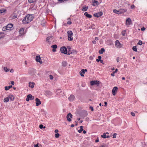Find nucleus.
<instances>
[{
	"label": "nucleus",
	"instance_id": "nucleus-56",
	"mask_svg": "<svg viewBox=\"0 0 147 147\" xmlns=\"http://www.w3.org/2000/svg\"><path fill=\"white\" fill-rule=\"evenodd\" d=\"M1 34L2 33L0 32V39L3 37V36L1 35Z\"/></svg>",
	"mask_w": 147,
	"mask_h": 147
},
{
	"label": "nucleus",
	"instance_id": "nucleus-58",
	"mask_svg": "<svg viewBox=\"0 0 147 147\" xmlns=\"http://www.w3.org/2000/svg\"><path fill=\"white\" fill-rule=\"evenodd\" d=\"M59 131H58V129H55V132L56 133H57Z\"/></svg>",
	"mask_w": 147,
	"mask_h": 147
},
{
	"label": "nucleus",
	"instance_id": "nucleus-48",
	"mask_svg": "<svg viewBox=\"0 0 147 147\" xmlns=\"http://www.w3.org/2000/svg\"><path fill=\"white\" fill-rule=\"evenodd\" d=\"M117 134L116 133H114L113 135V138H115L116 137Z\"/></svg>",
	"mask_w": 147,
	"mask_h": 147
},
{
	"label": "nucleus",
	"instance_id": "nucleus-20",
	"mask_svg": "<svg viewBox=\"0 0 147 147\" xmlns=\"http://www.w3.org/2000/svg\"><path fill=\"white\" fill-rule=\"evenodd\" d=\"M84 14L87 17L89 18H91L92 17V15L88 14L87 12H85Z\"/></svg>",
	"mask_w": 147,
	"mask_h": 147
},
{
	"label": "nucleus",
	"instance_id": "nucleus-1",
	"mask_svg": "<svg viewBox=\"0 0 147 147\" xmlns=\"http://www.w3.org/2000/svg\"><path fill=\"white\" fill-rule=\"evenodd\" d=\"M32 15L28 14L26 16L24 19L22 20L23 23L24 24H28L32 20Z\"/></svg>",
	"mask_w": 147,
	"mask_h": 147
},
{
	"label": "nucleus",
	"instance_id": "nucleus-31",
	"mask_svg": "<svg viewBox=\"0 0 147 147\" xmlns=\"http://www.w3.org/2000/svg\"><path fill=\"white\" fill-rule=\"evenodd\" d=\"M88 6L85 7H83L82 9V10L84 11H86L87 9H88Z\"/></svg>",
	"mask_w": 147,
	"mask_h": 147
},
{
	"label": "nucleus",
	"instance_id": "nucleus-4",
	"mask_svg": "<svg viewBox=\"0 0 147 147\" xmlns=\"http://www.w3.org/2000/svg\"><path fill=\"white\" fill-rule=\"evenodd\" d=\"M36 72V70L33 68H30L29 70V73L32 76H34L35 75Z\"/></svg>",
	"mask_w": 147,
	"mask_h": 147
},
{
	"label": "nucleus",
	"instance_id": "nucleus-3",
	"mask_svg": "<svg viewBox=\"0 0 147 147\" xmlns=\"http://www.w3.org/2000/svg\"><path fill=\"white\" fill-rule=\"evenodd\" d=\"M60 50L62 53L66 54H67V49L65 47H63L61 48Z\"/></svg>",
	"mask_w": 147,
	"mask_h": 147
},
{
	"label": "nucleus",
	"instance_id": "nucleus-38",
	"mask_svg": "<svg viewBox=\"0 0 147 147\" xmlns=\"http://www.w3.org/2000/svg\"><path fill=\"white\" fill-rule=\"evenodd\" d=\"M132 49L135 52L137 51V49L136 46H134L132 48Z\"/></svg>",
	"mask_w": 147,
	"mask_h": 147
},
{
	"label": "nucleus",
	"instance_id": "nucleus-10",
	"mask_svg": "<svg viewBox=\"0 0 147 147\" xmlns=\"http://www.w3.org/2000/svg\"><path fill=\"white\" fill-rule=\"evenodd\" d=\"M102 12L100 11V12L94 13L93 16L95 17L98 18L101 16L102 15Z\"/></svg>",
	"mask_w": 147,
	"mask_h": 147
},
{
	"label": "nucleus",
	"instance_id": "nucleus-55",
	"mask_svg": "<svg viewBox=\"0 0 147 147\" xmlns=\"http://www.w3.org/2000/svg\"><path fill=\"white\" fill-rule=\"evenodd\" d=\"M125 31H123L122 32V34L123 36H125V33L124 32Z\"/></svg>",
	"mask_w": 147,
	"mask_h": 147
},
{
	"label": "nucleus",
	"instance_id": "nucleus-36",
	"mask_svg": "<svg viewBox=\"0 0 147 147\" xmlns=\"http://www.w3.org/2000/svg\"><path fill=\"white\" fill-rule=\"evenodd\" d=\"M53 49H56L57 48V46L56 45H53L51 47Z\"/></svg>",
	"mask_w": 147,
	"mask_h": 147
},
{
	"label": "nucleus",
	"instance_id": "nucleus-15",
	"mask_svg": "<svg viewBox=\"0 0 147 147\" xmlns=\"http://www.w3.org/2000/svg\"><path fill=\"white\" fill-rule=\"evenodd\" d=\"M75 98V96L73 95H71L68 98V99L70 101H73Z\"/></svg>",
	"mask_w": 147,
	"mask_h": 147
},
{
	"label": "nucleus",
	"instance_id": "nucleus-49",
	"mask_svg": "<svg viewBox=\"0 0 147 147\" xmlns=\"http://www.w3.org/2000/svg\"><path fill=\"white\" fill-rule=\"evenodd\" d=\"M26 100L27 101H28L30 100L28 95L27 96V98H26Z\"/></svg>",
	"mask_w": 147,
	"mask_h": 147
},
{
	"label": "nucleus",
	"instance_id": "nucleus-27",
	"mask_svg": "<svg viewBox=\"0 0 147 147\" xmlns=\"http://www.w3.org/2000/svg\"><path fill=\"white\" fill-rule=\"evenodd\" d=\"M67 64V62L65 61H63L62 63V65L64 67L66 66Z\"/></svg>",
	"mask_w": 147,
	"mask_h": 147
},
{
	"label": "nucleus",
	"instance_id": "nucleus-41",
	"mask_svg": "<svg viewBox=\"0 0 147 147\" xmlns=\"http://www.w3.org/2000/svg\"><path fill=\"white\" fill-rule=\"evenodd\" d=\"M4 70L6 72H7L9 71V69L6 67H4Z\"/></svg>",
	"mask_w": 147,
	"mask_h": 147
},
{
	"label": "nucleus",
	"instance_id": "nucleus-26",
	"mask_svg": "<svg viewBox=\"0 0 147 147\" xmlns=\"http://www.w3.org/2000/svg\"><path fill=\"white\" fill-rule=\"evenodd\" d=\"M105 51V50L104 48H101L100 50H99V53L100 54H102L103 53V52Z\"/></svg>",
	"mask_w": 147,
	"mask_h": 147
},
{
	"label": "nucleus",
	"instance_id": "nucleus-47",
	"mask_svg": "<svg viewBox=\"0 0 147 147\" xmlns=\"http://www.w3.org/2000/svg\"><path fill=\"white\" fill-rule=\"evenodd\" d=\"M49 77L50 79L51 80H52L53 79V77L52 75H50Z\"/></svg>",
	"mask_w": 147,
	"mask_h": 147
},
{
	"label": "nucleus",
	"instance_id": "nucleus-64",
	"mask_svg": "<svg viewBox=\"0 0 147 147\" xmlns=\"http://www.w3.org/2000/svg\"><path fill=\"white\" fill-rule=\"evenodd\" d=\"M34 147H39L38 144H36L34 145Z\"/></svg>",
	"mask_w": 147,
	"mask_h": 147
},
{
	"label": "nucleus",
	"instance_id": "nucleus-42",
	"mask_svg": "<svg viewBox=\"0 0 147 147\" xmlns=\"http://www.w3.org/2000/svg\"><path fill=\"white\" fill-rule=\"evenodd\" d=\"M59 136V134L58 133H56L55 134V137L56 138H58Z\"/></svg>",
	"mask_w": 147,
	"mask_h": 147
},
{
	"label": "nucleus",
	"instance_id": "nucleus-22",
	"mask_svg": "<svg viewBox=\"0 0 147 147\" xmlns=\"http://www.w3.org/2000/svg\"><path fill=\"white\" fill-rule=\"evenodd\" d=\"M85 73V72L84 71V69H82L81 71L80 72V74L82 77L84 76V75L83 74H84Z\"/></svg>",
	"mask_w": 147,
	"mask_h": 147
},
{
	"label": "nucleus",
	"instance_id": "nucleus-5",
	"mask_svg": "<svg viewBox=\"0 0 147 147\" xmlns=\"http://www.w3.org/2000/svg\"><path fill=\"white\" fill-rule=\"evenodd\" d=\"M102 3L101 0H99V1L94 0V1L92 2V5L93 6H96Z\"/></svg>",
	"mask_w": 147,
	"mask_h": 147
},
{
	"label": "nucleus",
	"instance_id": "nucleus-8",
	"mask_svg": "<svg viewBox=\"0 0 147 147\" xmlns=\"http://www.w3.org/2000/svg\"><path fill=\"white\" fill-rule=\"evenodd\" d=\"M115 46L118 48H120L122 47V45L120 43L118 40H117L115 41Z\"/></svg>",
	"mask_w": 147,
	"mask_h": 147
},
{
	"label": "nucleus",
	"instance_id": "nucleus-14",
	"mask_svg": "<svg viewBox=\"0 0 147 147\" xmlns=\"http://www.w3.org/2000/svg\"><path fill=\"white\" fill-rule=\"evenodd\" d=\"M6 26L7 30H11V28H12L13 26V24H7Z\"/></svg>",
	"mask_w": 147,
	"mask_h": 147
},
{
	"label": "nucleus",
	"instance_id": "nucleus-40",
	"mask_svg": "<svg viewBox=\"0 0 147 147\" xmlns=\"http://www.w3.org/2000/svg\"><path fill=\"white\" fill-rule=\"evenodd\" d=\"M101 136L102 138H106V134H105V133H103V135H102Z\"/></svg>",
	"mask_w": 147,
	"mask_h": 147
},
{
	"label": "nucleus",
	"instance_id": "nucleus-53",
	"mask_svg": "<svg viewBox=\"0 0 147 147\" xmlns=\"http://www.w3.org/2000/svg\"><path fill=\"white\" fill-rule=\"evenodd\" d=\"M145 30V28L144 27H143L141 28V30L142 31H144Z\"/></svg>",
	"mask_w": 147,
	"mask_h": 147
},
{
	"label": "nucleus",
	"instance_id": "nucleus-46",
	"mask_svg": "<svg viewBox=\"0 0 147 147\" xmlns=\"http://www.w3.org/2000/svg\"><path fill=\"white\" fill-rule=\"evenodd\" d=\"M138 44L141 45L142 44V42L141 40H140L139 41Z\"/></svg>",
	"mask_w": 147,
	"mask_h": 147
},
{
	"label": "nucleus",
	"instance_id": "nucleus-17",
	"mask_svg": "<svg viewBox=\"0 0 147 147\" xmlns=\"http://www.w3.org/2000/svg\"><path fill=\"white\" fill-rule=\"evenodd\" d=\"M45 94L47 96L51 95L52 92L49 90H47L45 92Z\"/></svg>",
	"mask_w": 147,
	"mask_h": 147
},
{
	"label": "nucleus",
	"instance_id": "nucleus-6",
	"mask_svg": "<svg viewBox=\"0 0 147 147\" xmlns=\"http://www.w3.org/2000/svg\"><path fill=\"white\" fill-rule=\"evenodd\" d=\"M100 82L98 81H92L90 82V84L91 86L97 85V86L99 84Z\"/></svg>",
	"mask_w": 147,
	"mask_h": 147
},
{
	"label": "nucleus",
	"instance_id": "nucleus-43",
	"mask_svg": "<svg viewBox=\"0 0 147 147\" xmlns=\"http://www.w3.org/2000/svg\"><path fill=\"white\" fill-rule=\"evenodd\" d=\"M72 53V52L71 51V50H67V55H70V54H71Z\"/></svg>",
	"mask_w": 147,
	"mask_h": 147
},
{
	"label": "nucleus",
	"instance_id": "nucleus-59",
	"mask_svg": "<svg viewBox=\"0 0 147 147\" xmlns=\"http://www.w3.org/2000/svg\"><path fill=\"white\" fill-rule=\"evenodd\" d=\"M98 59L100 60H101V59L102 57L101 56H98Z\"/></svg>",
	"mask_w": 147,
	"mask_h": 147
},
{
	"label": "nucleus",
	"instance_id": "nucleus-35",
	"mask_svg": "<svg viewBox=\"0 0 147 147\" xmlns=\"http://www.w3.org/2000/svg\"><path fill=\"white\" fill-rule=\"evenodd\" d=\"M37 0H28L29 2L30 3H33L36 1Z\"/></svg>",
	"mask_w": 147,
	"mask_h": 147
},
{
	"label": "nucleus",
	"instance_id": "nucleus-21",
	"mask_svg": "<svg viewBox=\"0 0 147 147\" xmlns=\"http://www.w3.org/2000/svg\"><path fill=\"white\" fill-rule=\"evenodd\" d=\"M8 98L11 101H13L14 99V97L13 95H9Z\"/></svg>",
	"mask_w": 147,
	"mask_h": 147
},
{
	"label": "nucleus",
	"instance_id": "nucleus-19",
	"mask_svg": "<svg viewBox=\"0 0 147 147\" xmlns=\"http://www.w3.org/2000/svg\"><path fill=\"white\" fill-rule=\"evenodd\" d=\"M120 12H121V14L123 13L124 12H125L127 11V9L126 8L123 9V8H121L119 9Z\"/></svg>",
	"mask_w": 147,
	"mask_h": 147
},
{
	"label": "nucleus",
	"instance_id": "nucleus-28",
	"mask_svg": "<svg viewBox=\"0 0 147 147\" xmlns=\"http://www.w3.org/2000/svg\"><path fill=\"white\" fill-rule=\"evenodd\" d=\"M12 85L10 86H5V90H8L9 89L11 88V87H12Z\"/></svg>",
	"mask_w": 147,
	"mask_h": 147
},
{
	"label": "nucleus",
	"instance_id": "nucleus-51",
	"mask_svg": "<svg viewBox=\"0 0 147 147\" xmlns=\"http://www.w3.org/2000/svg\"><path fill=\"white\" fill-rule=\"evenodd\" d=\"M131 115L133 116H134L135 115V114L133 112H131Z\"/></svg>",
	"mask_w": 147,
	"mask_h": 147
},
{
	"label": "nucleus",
	"instance_id": "nucleus-33",
	"mask_svg": "<svg viewBox=\"0 0 147 147\" xmlns=\"http://www.w3.org/2000/svg\"><path fill=\"white\" fill-rule=\"evenodd\" d=\"M9 100V98L8 97L5 98L4 99V101L5 102H7Z\"/></svg>",
	"mask_w": 147,
	"mask_h": 147
},
{
	"label": "nucleus",
	"instance_id": "nucleus-62",
	"mask_svg": "<svg viewBox=\"0 0 147 147\" xmlns=\"http://www.w3.org/2000/svg\"><path fill=\"white\" fill-rule=\"evenodd\" d=\"M11 84L12 85H13L14 84V82L13 81H12L11 82Z\"/></svg>",
	"mask_w": 147,
	"mask_h": 147
},
{
	"label": "nucleus",
	"instance_id": "nucleus-63",
	"mask_svg": "<svg viewBox=\"0 0 147 147\" xmlns=\"http://www.w3.org/2000/svg\"><path fill=\"white\" fill-rule=\"evenodd\" d=\"M117 62H118L119 61V57H117Z\"/></svg>",
	"mask_w": 147,
	"mask_h": 147
},
{
	"label": "nucleus",
	"instance_id": "nucleus-18",
	"mask_svg": "<svg viewBox=\"0 0 147 147\" xmlns=\"http://www.w3.org/2000/svg\"><path fill=\"white\" fill-rule=\"evenodd\" d=\"M113 12L114 13L117 14H121V12H120L119 9L118 10L115 9L113 10Z\"/></svg>",
	"mask_w": 147,
	"mask_h": 147
},
{
	"label": "nucleus",
	"instance_id": "nucleus-2",
	"mask_svg": "<svg viewBox=\"0 0 147 147\" xmlns=\"http://www.w3.org/2000/svg\"><path fill=\"white\" fill-rule=\"evenodd\" d=\"M68 34V40L69 41H71L73 40V38L72 37L73 35V33L71 30H69L67 32Z\"/></svg>",
	"mask_w": 147,
	"mask_h": 147
},
{
	"label": "nucleus",
	"instance_id": "nucleus-16",
	"mask_svg": "<svg viewBox=\"0 0 147 147\" xmlns=\"http://www.w3.org/2000/svg\"><path fill=\"white\" fill-rule=\"evenodd\" d=\"M24 28H21L20 29L19 31L20 36H21L24 34Z\"/></svg>",
	"mask_w": 147,
	"mask_h": 147
},
{
	"label": "nucleus",
	"instance_id": "nucleus-52",
	"mask_svg": "<svg viewBox=\"0 0 147 147\" xmlns=\"http://www.w3.org/2000/svg\"><path fill=\"white\" fill-rule=\"evenodd\" d=\"M100 147H106V144H104L103 145L101 146Z\"/></svg>",
	"mask_w": 147,
	"mask_h": 147
},
{
	"label": "nucleus",
	"instance_id": "nucleus-25",
	"mask_svg": "<svg viewBox=\"0 0 147 147\" xmlns=\"http://www.w3.org/2000/svg\"><path fill=\"white\" fill-rule=\"evenodd\" d=\"M82 113V115H83L84 117H86L88 115L87 112L85 111H83Z\"/></svg>",
	"mask_w": 147,
	"mask_h": 147
},
{
	"label": "nucleus",
	"instance_id": "nucleus-23",
	"mask_svg": "<svg viewBox=\"0 0 147 147\" xmlns=\"http://www.w3.org/2000/svg\"><path fill=\"white\" fill-rule=\"evenodd\" d=\"M29 86L31 87V88H33L34 87V82L31 83L29 82Z\"/></svg>",
	"mask_w": 147,
	"mask_h": 147
},
{
	"label": "nucleus",
	"instance_id": "nucleus-61",
	"mask_svg": "<svg viewBox=\"0 0 147 147\" xmlns=\"http://www.w3.org/2000/svg\"><path fill=\"white\" fill-rule=\"evenodd\" d=\"M104 103H105V106L106 107L107 105V102H105Z\"/></svg>",
	"mask_w": 147,
	"mask_h": 147
},
{
	"label": "nucleus",
	"instance_id": "nucleus-54",
	"mask_svg": "<svg viewBox=\"0 0 147 147\" xmlns=\"http://www.w3.org/2000/svg\"><path fill=\"white\" fill-rule=\"evenodd\" d=\"M67 49L68 50H70L71 49V48H70V47L69 46L67 47Z\"/></svg>",
	"mask_w": 147,
	"mask_h": 147
},
{
	"label": "nucleus",
	"instance_id": "nucleus-32",
	"mask_svg": "<svg viewBox=\"0 0 147 147\" xmlns=\"http://www.w3.org/2000/svg\"><path fill=\"white\" fill-rule=\"evenodd\" d=\"M53 37V36H49L47 38V41L49 42V40H51V38Z\"/></svg>",
	"mask_w": 147,
	"mask_h": 147
},
{
	"label": "nucleus",
	"instance_id": "nucleus-44",
	"mask_svg": "<svg viewBox=\"0 0 147 147\" xmlns=\"http://www.w3.org/2000/svg\"><path fill=\"white\" fill-rule=\"evenodd\" d=\"M121 3L122 4L121 5H122V6L121 7H125V6H123L124 3L125 4V5H126L127 3H125V1H122V2Z\"/></svg>",
	"mask_w": 147,
	"mask_h": 147
},
{
	"label": "nucleus",
	"instance_id": "nucleus-37",
	"mask_svg": "<svg viewBox=\"0 0 147 147\" xmlns=\"http://www.w3.org/2000/svg\"><path fill=\"white\" fill-rule=\"evenodd\" d=\"M95 25L94 24H93L91 26H90L89 27V28H92L93 29H95Z\"/></svg>",
	"mask_w": 147,
	"mask_h": 147
},
{
	"label": "nucleus",
	"instance_id": "nucleus-12",
	"mask_svg": "<svg viewBox=\"0 0 147 147\" xmlns=\"http://www.w3.org/2000/svg\"><path fill=\"white\" fill-rule=\"evenodd\" d=\"M40 55H37L36 56L35 59L36 61L37 62H39L40 64H42V62L40 60Z\"/></svg>",
	"mask_w": 147,
	"mask_h": 147
},
{
	"label": "nucleus",
	"instance_id": "nucleus-50",
	"mask_svg": "<svg viewBox=\"0 0 147 147\" xmlns=\"http://www.w3.org/2000/svg\"><path fill=\"white\" fill-rule=\"evenodd\" d=\"M90 109L92 111H94L93 108L92 106L90 107Z\"/></svg>",
	"mask_w": 147,
	"mask_h": 147
},
{
	"label": "nucleus",
	"instance_id": "nucleus-9",
	"mask_svg": "<svg viewBox=\"0 0 147 147\" xmlns=\"http://www.w3.org/2000/svg\"><path fill=\"white\" fill-rule=\"evenodd\" d=\"M131 23V19L129 18H128L126 20L125 24L126 25L129 27Z\"/></svg>",
	"mask_w": 147,
	"mask_h": 147
},
{
	"label": "nucleus",
	"instance_id": "nucleus-34",
	"mask_svg": "<svg viewBox=\"0 0 147 147\" xmlns=\"http://www.w3.org/2000/svg\"><path fill=\"white\" fill-rule=\"evenodd\" d=\"M6 10L5 9H0V13H3L5 12Z\"/></svg>",
	"mask_w": 147,
	"mask_h": 147
},
{
	"label": "nucleus",
	"instance_id": "nucleus-39",
	"mask_svg": "<svg viewBox=\"0 0 147 147\" xmlns=\"http://www.w3.org/2000/svg\"><path fill=\"white\" fill-rule=\"evenodd\" d=\"M39 128L41 129H42L43 128H46L45 126H43V125L42 124H40L39 125Z\"/></svg>",
	"mask_w": 147,
	"mask_h": 147
},
{
	"label": "nucleus",
	"instance_id": "nucleus-45",
	"mask_svg": "<svg viewBox=\"0 0 147 147\" xmlns=\"http://www.w3.org/2000/svg\"><path fill=\"white\" fill-rule=\"evenodd\" d=\"M6 27H7L6 26L5 27H3V29H2L3 30V31H5L6 30H7V28H6Z\"/></svg>",
	"mask_w": 147,
	"mask_h": 147
},
{
	"label": "nucleus",
	"instance_id": "nucleus-60",
	"mask_svg": "<svg viewBox=\"0 0 147 147\" xmlns=\"http://www.w3.org/2000/svg\"><path fill=\"white\" fill-rule=\"evenodd\" d=\"M134 7H135V6L134 5H132L131 6V9H133L134 8Z\"/></svg>",
	"mask_w": 147,
	"mask_h": 147
},
{
	"label": "nucleus",
	"instance_id": "nucleus-11",
	"mask_svg": "<svg viewBox=\"0 0 147 147\" xmlns=\"http://www.w3.org/2000/svg\"><path fill=\"white\" fill-rule=\"evenodd\" d=\"M118 88L117 87L115 86L113 88L112 90V93L114 96L116 95V93L117 92Z\"/></svg>",
	"mask_w": 147,
	"mask_h": 147
},
{
	"label": "nucleus",
	"instance_id": "nucleus-57",
	"mask_svg": "<svg viewBox=\"0 0 147 147\" xmlns=\"http://www.w3.org/2000/svg\"><path fill=\"white\" fill-rule=\"evenodd\" d=\"M67 23L69 24H71V22L70 21H68Z\"/></svg>",
	"mask_w": 147,
	"mask_h": 147
},
{
	"label": "nucleus",
	"instance_id": "nucleus-24",
	"mask_svg": "<svg viewBox=\"0 0 147 147\" xmlns=\"http://www.w3.org/2000/svg\"><path fill=\"white\" fill-rule=\"evenodd\" d=\"M30 100H33L34 99V97L32 96L31 94L28 95Z\"/></svg>",
	"mask_w": 147,
	"mask_h": 147
},
{
	"label": "nucleus",
	"instance_id": "nucleus-13",
	"mask_svg": "<svg viewBox=\"0 0 147 147\" xmlns=\"http://www.w3.org/2000/svg\"><path fill=\"white\" fill-rule=\"evenodd\" d=\"M35 101L36 105V106H39L41 103V102L40 101V100L38 98H36L35 99Z\"/></svg>",
	"mask_w": 147,
	"mask_h": 147
},
{
	"label": "nucleus",
	"instance_id": "nucleus-7",
	"mask_svg": "<svg viewBox=\"0 0 147 147\" xmlns=\"http://www.w3.org/2000/svg\"><path fill=\"white\" fill-rule=\"evenodd\" d=\"M73 115L71 113H69L67 115L66 117V118L67 119V120L69 121L70 122L71 121V118H72Z\"/></svg>",
	"mask_w": 147,
	"mask_h": 147
},
{
	"label": "nucleus",
	"instance_id": "nucleus-29",
	"mask_svg": "<svg viewBox=\"0 0 147 147\" xmlns=\"http://www.w3.org/2000/svg\"><path fill=\"white\" fill-rule=\"evenodd\" d=\"M117 71L118 69H116L115 70V71H113L112 73L111 74V76H115L114 74L117 72Z\"/></svg>",
	"mask_w": 147,
	"mask_h": 147
},
{
	"label": "nucleus",
	"instance_id": "nucleus-30",
	"mask_svg": "<svg viewBox=\"0 0 147 147\" xmlns=\"http://www.w3.org/2000/svg\"><path fill=\"white\" fill-rule=\"evenodd\" d=\"M83 126H80V129H79V130H78V131L79 133H81L82 131H83Z\"/></svg>",
	"mask_w": 147,
	"mask_h": 147
}]
</instances>
